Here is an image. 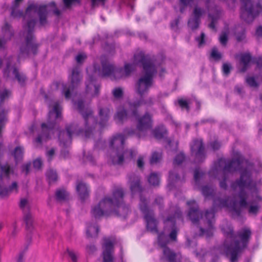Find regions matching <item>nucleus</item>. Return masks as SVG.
Here are the masks:
<instances>
[{"mask_svg":"<svg viewBox=\"0 0 262 262\" xmlns=\"http://www.w3.org/2000/svg\"><path fill=\"white\" fill-rule=\"evenodd\" d=\"M185 159V156L182 152L178 154L173 159V164L179 165L181 164Z\"/></svg>","mask_w":262,"mask_h":262,"instance_id":"43","label":"nucleus"},{"mask_svg":"<svg viewBox=\"0 0 262 262\" xmlns=\"http://www.w3.org/2000/svg\"><path fill=\"white\" fill-rule=\"evenodd\" d=\"M210 146L212 150H218L221 147V144L217 141H214L210 143Z\"/></svg>","mask_w":262,"mask_h":262,"instance_id":"57","label":"nucleus"},{"mask_svg":"<svg viewBox=\"0 0 262 262\" xmlns=\"http://www.w3.org/2000/svg\"><path fill=\"white\" fill-rule=\"evenodd\" d=\"M85 91L92 97L98 96L100 91V84L93 75H89L85 81Z\"/></svg>","mask_w":262,"mask_h":262,"instance_id":"22","label":"nucleus"},{"mask_svg":"<svg viewBox=\"0 0 262 262\" xmlns=\"http://www.w3.org/2000/svg\"><path fill=\"white\" fill-rule=\"evenodd\" d=\"M244 162L243 157L241 155H238L236 159L232 160H227L225 159H221L214 164V167L211 172L213 174L216 173L219 179L220 178L219 174L222 175V181L220 182V187L222 188L226 189L227 185L226 184V175L228 173H231L235 171L240 170Z\"/></svg>","mask_w":262,"mask_h":262,"instance_id":"11","label":"nucleus"},{"mask_svg":"<svg viewBox=\"0 0 262 262\" xmlns=\"http://www.w3.org/2000/svg\"><path fill=\"white\" fill-rule=\"evenodd\" d=\"M205 7L208 11V18L210 20L208 27L212 30H215V24L222 15V10L220 7L211 4L209 0L206 1Z\"/></svg>","mask_w":262,"mask_h":262,"instance_id":"17","label":"nucleus"},{"mask_svg":"<svg viewBox=\"0 0 262 262\" xmlns=\"http://www.w3.org/2000/svg\"><path fill=\"white\" fill-rule=\"evenodd\" d=\"M128 182L132 194H140L139 207L144 214L147 229L153 233H158V221L155 217L153 211L148 209L147 200L141 194L142 188L139 177L134 173H132L128 176Z\"/></svg>","mask_w":262,"mask_h":262,"instance_id":"8","label":"nucleus"},{"mask_svg":"<svg viewBox=\"0 0 262 262\" xmlns=\"http://www.w3.org/2000/svg\"><path fill=\"white\" fill-rule=\"evenodd\" d=\"M191 154L195 158V162H201L205 158L204 146L202 139H196L191 145Z\"/></svg>","mask_w":262,"mask_h":262,"instance_id":"19","label":"nucleus"},{"mask_svg":"<svg viewBox=\"0 0 262 262\" xmlns=\"http://www.w3.org/2000/svg\"><path fill=\"white\" fill-rule=\"evenodd\" d=\"M176 254L171 251L169 248L165 247L163 250V256L161 257L162 260L168 262H177L176 261Z\"/></svg>","mask_w":262,"mask_h":262,"instance_id":"30","label":"nucleus"},{"mask_svg":"<svg viewBox=\"0 0 262 262\" xmlns=\"http://www.w3.org/2000/svg\"><path fill=\"white\" fill-rule=\"evenodd\" d=\"M136 129L126 128L124 133L127 136L135 135L140 138L145 136L146 132L151 129L152 127V117L149 113H146L143 115L137 117Z\"/></svg>","mask_w":262,"mask_h":262,"instance_id":"14","label":"nucleus"},{"mask_svg":"<svg viewBox=\"0 0 262 262\" xmlns=\"http://www.w3.org/2000/svg\"><path fill=\"white\" fill-rule=\"evenodd\" d=\"M211 56L215 60H220L222 55L220 53H219L217 50L216 48H213L211 53Z\"/></svg>","mask_w":262,"mask_h":262,"instance_id":"53","label":"nucleus"},{"mask_svg":"<svg viewBox=\"0 0 262 262\" xmlns=\"http://www.w3.org/2000/svg\"><path fill=\"white\" fill-rule=\"evenodd\" d=\"M202 194L205 196L212 195L214 192V189L212 187L205 186L202 187L201 189Z\"/></svg>","mask_w":262,"mask_h":262,"instance_id":"45","label":"nucleus"},{"mask_svg":"<svg viewBox=\"0 0 262 262\" xmlns=\"http://www.w3.org/2000/svg\"><path fill=\"white\" fill-rule=\"evenodd\" d=\"M49 183L54 182L57 179V175L56 171L53 170H49L46 173Z\"/></svg>","mask_w":262,"mask_h":262,"instance_id":"44","label":"nucleus"},{"mask_svg":"<svg viewBox=\"0 0 262 262\" xmlns=\"http://www.w3.org/2000/svg\"><path fill=\"white\" fill-rule=\"evenodd\" d=\"M61 107L57 102H55L52 110L49 112L47 123L41 124V132L35 139L37 146H40L42 142L49 139V133L54 127L55 120L61 116Z\"/></svg>","mask_w":262,"mask_h":262,"instance_id":"12","label":"nucleus"},{"mask_svg":"<svg viewBox=\"0 0 262 262\" xmlns=\"http://www.w3.org/2000/svg\"><path fill=\"white\" fill-rule=\"evenodd\" d=\"M205 13V9L200 6H195L192 11V17L188 20V26L192 30L197 29L200 25L201 16Z\"/></svg>","mask_w":262,"mask_h":262,"instance_id":"21","label":"nucleus"},{"mask_svg":"<svg viewBox=\"0 0 262 262\" xmlns=\"http://www.w3.org/2000/svg\"><path fill=\"white\" fill-rule=\"evenodd\" d=\"M158 240L159 244L163 247V249L166 247V246L169 243L168 237L164 233H161L158 235Z\"/></svg>","mask_w":262,"mask_h":262,"instance_id":"37","label":"nucleus"},{"mask_svg":"<svg viewBox=\"0 0 262 262\" xmlns=\"http://www.w3.org/2000/svg\"><path fill=\"white\" fill-rule=\"evenodd\" d=\"M205 37V34L203 32H202V33H201V36L200 37L196 38V39L197 41L199 42V45L200 47L204 43Z\"/></svg>","mask_w":262,"mask_h":262,"instance_id":"60","label":"nucleus"},{"mask_svg":"<svg viewBox=\"0 0 262 262\" xmlns=\"http://www.w3.org/2000/svg\"><path fill=\"white\" fill-rule=\"evenodd\" d=\"M231 187L234 190H239L238 202L234 198H219L214 201V207H226L236 216L241 215L242 209H247L250 214L256 215L261 208L262 197L256 185L251 181L249 172L247 170L243 171L239 180L233 183Z\"/></svg>","mask_w":262,"mask_h":262,"instance_id":"1","label":"nucleus"},{"mask_svg":"<svg viewBox=\"0 0 262 262\" xmlns=\"http://www.w3.org/2000/svg\"><path fill=\"white\" fill-rule=\"evenodd\" d=\"M56 198L59 201H64L68 199L69 193L64 189H58L56 192Z\"/></svg>","mask_w":262,"mask_h":262,"instance_id":"36","label":"nucleus"},{"mask_svg":"<svg viewBox=\"0 0 262 262\" xmlns=\"http://www.w3.org/2000/svg\"><path fill=\"white\" fill-rule=\"evenodd\" d=\"M246 81L251 87L257 88L258 86V83L253 77H247Z\"/></svg>","mask_w":262,"mask_h":262,"instance_id":"48","label":"nucleus"},{"mask_svg":"<svg viewBox=\"0 0 262 262\" xmlns=\"http://www.w3.org/2000/svg\"><path fill=\"white\" fill-rule=\"evenodd\" d=\"M154 103V99L152 97H148L146 99L141 98L140 100L129 103V111L131 112L133 117H137L138 115L137 108L142 105L151 106Z\"/></svg>","mask_w":262,"mask_h":262,"instance_id":"25","label":"nucleus"},{"mask_svg":"<svg viewBox=\"0 0 262 262\" xmlns=\"http://www.w3.org/2000/svg\"><path fill=\"white\" fill-rule=\"evenodd\" d=\"M42 161L41 160L38 158L34 161L33 162V166L34 168L36 169H39L41 168L42 166Z\"/></svg>","mask_w":262,"mask_h":262,"instance_id":"59","label":"nucleus"},{"mask_svg":"<svg viewBox=\"0 0 262 262\" xmlns=\"http://www.w3.org/2000/svg\"><path fill=\"white\" fill-rule=\"evenodd\" d=\"M124 134H117L113 137L110 142V146L111 148V159H112V156H116L117 153L122 151L124 149V142L125 140V135H127L124 132Z\"/></svg>","mask_w":262,"mask_h":262,"instance_id":"18","label":"nucleus"},{"mask_svg":"<svg viewBox=\"0 0 262 262\" xmlns=\"http://www.w3.org/2000/svg\"><path fill=\"white\" fill-rule=\"evenodd\" d=\"M234 36L237 42L244 41L246 37L245 28L242 26L236 27Z\"/></svg>","mask_w":262,"mask_h":262,"instance_id":"31","label":"nucleus"},{"mask_svg":"<svg viewBox=\"0 0 262 262\" xmlns=\"http://www.w3.org/2000/svg\"><path fill=\"white\" fill-rule=\"evenodd\" d=\"M11 96V92L7 89L0 90V107L2 104L7 100ZM8 110L0 108V150L2 149V139L1 138L2 123L7 121ZM13 172L12 169L8 165L1 166L0 165V195L7 196L11 192L17 191V185L16 182H13L9 189L3 188V179L6 178L8 179L11 173Z\"/></svg>","mask_w":262,"mask_h":262,"instance_id":"7","label":"nucleus"},{"mask_svg":"<svg viewBox=\"0 0 262 262\" xmlns=\"http://www.w3.org/2000/svg\"><path fill=\"white\" fill-rule=\"evenodd\" d=\"M99 232V228L97 225H91L88 227L86 234L88 236L95 237L97 236Z\"/></svg>","mask_w":262,"mask_h":262,"instance_id":"33","label":"nucleus"},{"mask_svg":"<svg viewBox=\"0 0 262 262\" xmlns=\"http://www.w3.org/2000/svg\"><path fill=\"white\" fill-rule=\"evenodd\" d=\"M255 35L257 37H262V27L259 26L257 28L255 32Z\"/></svg>","mask_w":262,"mask_h":262,"instance_id":"64","label":"nucleus"},{"mask_svg":"<svg viewBox=\"0 0 262 262\" xmlns=\"http://www.w3.org/2000/svg\"><path fill=\"white\" fill-rule=\"evenodd\" d=\"M148 181L150 185L157 186L160 182L159 177L157 173H151L148 179Z\"/></svg>","mask_w":262,"mask_h":262,"instance_id":"38","label":"nucleus"},{"mask_svg":"<svg viewBox=\"0 0 262 262\" xmlns=\"http://www.w3.org/2000/svg\"><path fill=\"white\" fill-rule=\"evenodd\" d=\"M154 205H157L159 206L160 209L163 208V199L161 196H157L155 198Z\"/></svg>","mask_w":262,"mask_h":262,"instance_id":"51","label":"nucleus"},{"mask_svg":"<svg viewBox=\"0 0 262 262\" xmlns=\"http://www.w3.org/2000/svg\"><path fill=\"white\" fill-rule=\"evenodd\" d=\"M135 149H123L117 153L116 156H112V162L114 164H121L124 161H128L134 158L137 155Z\"/></svg>","mask_w":262,"mask_h":262,"instance_id":"20","label":"nucleus"},{"mask_svg":"<svg viewBox=\"0 0 262 262\" xmlns=\"http://www.w3.org/2000/svg\"><path fill=\"white\" fill-rule=\"evenodd\" d=\"M114 97L116 99H120L122 97L123 91L121 88H116L112 91Z\"/></svg>","mask_w":262,"mask_h":262,"instance_id":"46","label":"nucleus"},{"mask_svg":"<svg viewBox=\"0 0 262 262\" xmlns=\"http://www.w3.org/2000/svg\"><path fill=\"white\" fill-rule=\"evenodd\" d=\"M194 1V0H180V3L184 7H186L192 4Z\"/></svg>","mask_w":262,"mask_h":262,"instance_id":"63","label":"nucleus"},{"mask_svg":"<svg viewBox=\"0 0 262 262\" xmlns=\"http://www.w3.org/2000/svg\"><path fill=\"white\" fill-rule=\"evenodd\" d=\"M23 0H15L13 6L12 7L11 15L13 17H20L23 15V12L19 10H17V7L18 6L20 3Z\"/></svg>","mask_w":262,"mask_h":262,"instance_id":"35","label":"nucleus"},{"mask_svg":"<svg viewBox=\"0 0 262 262\" xmlns=\"http://www.w3.org/2000/svg\"><path fill=\"white\" fill-rule=\"evenodd\" d=\"M178 103L181 108H186L187 111L189 110V107L188 103L186 100H183L182 99H179L178 100Z\"/></svg>","mask_w":262,"mask_h":262,"instance_id":"55","label":"nucleus"},{"mask_svg":"<svg viewBox=\"0 0 262 262\" xmlns=\"http://www.w3.org/2000/svg\"><path fill=\"white\" fill-rule=\"evenodd\" d=\"M110 113V110L107 107H100L99 108L98 114L100 119L99 125L101 128L106 125L109 119Z\"/></svg>","mask_w":262,"mask_h":262,"instance_id":"26","label":"nucleus"},{"mask_svg":"<svg viewBox=\"0 0 262 262\" xmlns=\"http://www.w3.org/2000/svg\"><path fill=\"white\" fill-rule=\"evenodd\" d=\"M24 154V148L20 146L16 147L13 152V155L16 161L22 159Z\"/></svg>","mask_w":262,"mask_h":262,"instance_id":"40","label":"nucleus"},{"mask_svg":"<svg viewBox=\"0 0 262 262\" xmlns=\"http://www.w3.org/2000/svg\"><path fill=\"white\" fill-rule=\"evenodd\" d=\"M152 134L157 139L162 138L167 133L166 130L163 126H159L152 130Z\"/></svg>","mask_w":262,"mask_h":262,"instance_id":"32","label":"nucleus"},{"mask_svg":"<svg viewBox=\"0 0 262 262\" xmlns=\"http://www.w3.org/2000/svg\"><path fill=\"white\" fill-rule=\"evenodd\" d=\"M87 58L86 55L84 53H79L75 57L76 61L78 63H82Z\"/></svg>","mask_w":262,"mask_h":262,"instance_id":"52","label":"nucleus"},{"mask_svg":"<svg viewBox=\"0 0 262 262\" xmlns=\"http://www.w3.org/2000/svg\"><path fill=\"white\" fill-rule=\"evenodd\" d=\"M68 78L70 82L69 85L64 84L62 81H57L53 84V86L55 88L61 89L62 93L67 99L70 98L71 91L78 87L82 80V76L80 68L77 66L74 67L72 69Z\"/></svg>","mask_w":262,"mask_h":262,"instance_id":"13","label":"nucleus"},{"mask_svg":"<svg viewBox=\"0 0 262 262\" xmlns=\"http://www.w3.org/2000/svg\"><path fill=\"white\" fill-rule=\"evenodd\" d=\"M235 58L238 59V69L239 72H245L250 66L252 56L249 53H244L236 54Z\"/></svg>","mask_w":262,"mask_h":262,"instance_id":"24","label":"nucleus"},{"mask_svg":"<svg viewBox=\"0 0 262 262\" xmlns=\"http://www.w3.org/2000/svg\"><path fill=\"white\" fill-rule=\"evenodd\" d=\"M180 179V178L178 176L177 173L173 171H170L169 172V180L170 183H173L174 182L178 181Z\"/></svg>","mask_w":262,"mask_h":262,"instance_id":"50","label":"nucleus"},{"mask_svg":"<svg viewBox=\"0 0 262 262\" xmlns=\"http://www.w3.org/2000/svg\"><path fill=\"white\" fill-rule=\"evenodd\" d=\"M144 157L142 156H139L137 160V166L139 168H142L144 166Z\"/></svg>","mask_w":262,"mask_h":262,"instance_id":"61","label":"nucleus"},{"mask_svg":"<svg viewBox=\"0 0 262 262\" xmlns=\"http://www.w3.org/2000/svg\"><path fill=\"white\" fill-rule=\"evenodd\" d=\"M67 252L72 262H77L78 254L76 252L68 249H67Z\"/></svg>","mask_w":262,"mask_h":262,"instance_id":"47","label":"nucleus"},{"mask_svg":"<svg viewBox=\"0 0 262 262\" xmlns=\"http://www.w3.org/2000/svg\"><path fill=\"white\" fill-rule=\"evenodd\" d=\"M170 212H174L172 216L168 215L164 220V231H170L169 238L172 241H176L178 230L176 226V219L181 216L182 213L177 208H170Z\"/></svg>","mask_w":262,"mask_h":262,"instance_id":"15","label":"nucleus"},{"mask_svg":"<svg viewBox=\"0 0 262 262\" xmlns=\"http://www.w3.org/2000/svg\"><path fill=\"white\" fill-rule=\"evenodd\" d=\"M10 58L8 59H6L5 61H6V66H7V68L6 69L4 70V75L5 77H9V73L10 72Z\"/></svg>","mask_w":262,"mask_h":262,"instance_id":"54","label":"nucleus"},{"mask_svg":"<svg viewBox=\"0 0 262 262\" xmlns=\"http://www.w3.org/2000/svg\"><path fill=\"white\" fill-rule=\"evenodd\" d=\"M242 3L241 17L247 23L252 22L261 10L259 5L254 6L251 0H241Z\"/></svg>","mask_w":262,"mask_h":262,"instance_id":"16","label":"nucleus"},{"mask_svg":"<svg viewBox=\"0 0 262 262\" xmlns=\"http://www.w3.org/2000/svg\"><path fill=\"white\" fill-rule=\"evenodd\" d=\"M54 154L55 150L53 148L50 149L47 152L46 155L48 157V160L49 161H50L52 160Z\"/></svg>","mask_w":262,"mask_h":262,"instance_id":"62","label":"nucleus"},{"mask_svg":"<svg viewBox=\"0 0 262 262\" xmlns=\"http://www.w3.org/2000/svg\"><path fill=\"white\" fill-rule=\"evenodd\" d=\"M231 67L228 63H224L223 66V71L225 75H228L230 72Z\"/></svg>","mask_w":262,"mask_h":262,"instance_id":"56","label":"nucleus"},{"mask_svg":"<svg viewBox=\"0 0 262 262\" xmlns=\"http://www.w3.org/2000/svg\"><path fill=\"white\" fill-rule=\"evenodd\" d=\"M124 191L122 187H115L112 196L104 197L99 204L92 208L91 213L95 218L115 213L118 216L125 219L130 210L123 204Z\"/></svg>","mask_w":262,"mask_h":262,"instance_id":"4","label":"nucleus"},{"mask_svg":"<svg viewBox=\"0 0 262 262\" xmlns=\"http://www.w3.org/2000/svg\"><path fill=\"white\" fill-rule=\"evenodd\" d=\"M53 7V13L57 16L60 14V11L56 8L54 2H51L48 5H39L38 4H32L27 8L24 19L27 21V25L25 28V31L23 35L25 37V45L20 48V53L29 55L31 53L36 54L37 50V45L34 41L33 31L35 25L36 23V19L34 15L37 14L39 17V23L41 26H45L47 24V7Z\"/></svg>","mask_w":262,"mask_h":262,"instance_id":"2","label":"nucleus"},{"mask_svg":"<svg viewBox=\"0 0 262 262\" xmlns=\"http://www.w3.org/2000/svg\"><path fill=\"white\" fill-rule=\"evenodd\" d=\"M2 31L4 33V37L0 38V48L3 47L7 40L10 39L13 35V32L11 31L10 26L8 23H6L2 28Z\"/></svg>","mask_w":262,"mask_h":262,"instance_id":"28","label":"nucleus"},{"mask_svg":"<svg viewBox=\"0 0 262 262\" xmlns=\"http://www.w3.org/2000/svg\"><path fill=\"white\" fill-rule=\"evenodd\" d=\"M103 262H112L113 260V254L114 252L113 243L108 238H103Z\"/></svg>","mask_w":262,"mask_h":262,"instance_id":"23","label":"nucleus"},{"mask_svg":"<svg viewBox=\"0 0 262 262\" xmlns=\"http://www.w3.org/2000/svg\"><path fill=\"white\" fill-rule=\"evenodd\" d=\"M187 204L189 207L188 216L193 224H197L201 219L204 223H206V228H200V231L203 235L207 237H210L213 235L214 227L213 221L214 217V211L213 209L207 210L204 216L198 209V206L194 201H188Z\"/></svg>","mask_w":262,"mask_h":262,"instance_id":"10","label":"nucleus"},{"mask_svg":"<svg viewBox=\"0 0 262 262\" xmlns=\"http://www.w3.org/2000/svg\"><path fill=\"white\" fill-rule=\"evenodd\" d=\"M12 72L18 82L20 84H23L26 80L25 76L23 74L19 73L16 68H13Z\"/></svg>","mask_w":262,"mask_h":262,"instance_id":"41","label":"nucleus"},{"mask_svg":"<svg viewBox=\"0 0 262 262\" xmlns=\"http://www.w3.org/2000/svg\"><path fill=\"white\" fill-rule=\"evenodd\" d=\"M64 6L67 8H70L76 3H78V0H63Z\"/></svg>","mask_w":262,"mask_h":262,"instance_id":"58","label":"nucleus"},{"mask_svg":"<svg viewBox=\"0 0 262 262\" xmlns=\"http://www.w3.org/2000/svg\"><path fill=\"white\" fill-rule=\"evenodd\" d=\"M77 109L84 119L83 127H79L75 124H71L66 127V132H60L59 134L60 144L63 147L68 146L71 141L72 136L84 133L86 137H90L96 131L98 126L96 119L93 115V111L89 108H85L83 102L79 100L77 103Z\"/></svg>","mask_w":262,"mask_h":262,"instance_id":"5","label":"nucleus"},{"mask_svg":"<svg viewBox=\"0 0 262 262\" xmlns=\"http://www.w3.org/2000/svg\"><path fill=\"white\" fill-rule=\"evenodd\" d=\"M205 173L199 168H196L194 171V179L196 184L198 183L200 180L202 179Z\"/></svg>","mask_w":262,"mask_h":262,"instance_id":"42","label":"nucleus"},{"mask_svg":"<svg viewBox=\"0 0 262 262\" xmlns=\"http://www.w3.org/2000/svg\"><path fill=\"white\" fill-rule=\"evenodd\" d=\"M24 220L28 230H31L33 229V219L32 215L28 213L24 215Z\"/></svg>","mask_w":262,"mask_h":262,"instance_id":"39","label":"nucleus"},{"mask_svg":"<svg viewBox=\"0 0 262 262\" xmlns=\"http://www.w3.org/2000/svg\"><path fill=\"white\" fill-rule=\"evenodd\" d=\"M228 32L225 31L222 32L220 35L219 39L221 43L223 45H226L228 41Z\"/></svg>","mask_w":262,"mask_h":262,"instance_id":"49","label":"nucleus"},{"mask_svg":"<svg viewBox=\"0 0 262 262\" xmlns=\"http://www.w3.org/2000/svg\"><path fill=\"white\" fill-rule=\"evenodd\" d=\"M162 159V153L161 152L154 151L152 153L150 158V164H156L160 163Z\"/></svg>","mask_w":262,"mask_h":262,"instance_id":"34","label":"nucleus"},{"mask_svg":"<svg viewBox=\"0 0 262 262\" xmlns=\"http://www.w3.org/2000/svg\"><path fill=\"white\" fill-rule=\"evenodd\" d=\"M101 67L95 64L94 69L95 73L101 77H110L112 80H117L128 76L134 70V64L126 63L124 69L116 68L105 56L101 57Z\"/></svg>","mask_w":262,"mask_h":262,"instance_id":"9","label":"nucleus"},{"mask_svg":"<svg viewBox=\"0 0 262 262\" xmlns=\"http://www.w3.org/2000/svg\"><path fill=\"white\" fill-rule=\"evenodd\" d=\"M134 69L136 65L142 66L144 74L137 81L135 90L141 97L147 93L153 83V76L157 72L155 64L149 57L143 52L137 53L134 55Z\"/></svg>","mask_w":262,"mask_h":262,"instance_id":"6","label":"nucleus"},{"mask_svg":"<svg viewBox=\"0 0 262 262\" xmlns=\"http://www.w3.org/2000/svg\"><path fill=\"white\" fill-rule=\"evenodd\" d=\"M76 190L81 200H84L89 195V190L85 183L78 182L76 186Z\"/></svg>","mask_w":262,"mask_h":262,"instance_id":"29","label":"nucleus"},{"mask_svg":"<svg viewBox=\"0 0 262 262\" xmlns=\"http://www.w3.org/2000/svg\"><path fill=\"white\" fill-rule=\"evenodd\" d=\"M117 124H122L127 119L126 111L122 107H119L114 117Z\"/></svg>","mask_w":262,"mask_h":262,"instance_id":"27","label":"nucleus"},{"mask_svg":"<svg viewBox=\"0 0 262 262\" xmlns=\"http://www.w3.org/2000/svg\"><path fill=\"white\" fill-rule=\"evenodd\" d=\"M221 229L225 236L224 251L227 255L231 256V262H237L238 256L248 245L251 236V230L244 227L235 234L233 227L227 222L221 226Z\"/></svg>","mask_w":262,"mask_h":262,"instance_id":"3","label":"nucleus"}]
</instances>
